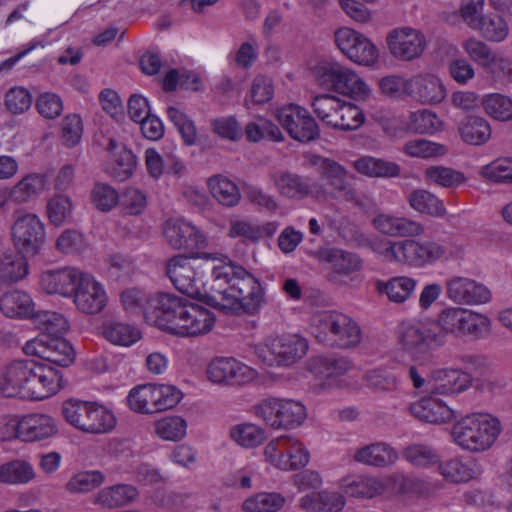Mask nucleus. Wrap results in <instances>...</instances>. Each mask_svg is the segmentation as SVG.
Masks as SVG:
<instances>
[{
  "label": "nucleus",
  "mask_w": 512,
  "mask_h": 512,
  "mask_svg": "<svg viewBox=\"0 0 512 512\" xmlns=\"http://www.w3.org/2000/svg\"><path fill=\"white\" fill-rule=\"evenodd\" d=\"M264 302V289L259 280L245 268L231 262L213 268L210 291L204 295L205 304L235 314L254 315Z\"/></svg>",
  "instance_id": "f257e3e1"
},
{
  "label": "nucleus",
  "mask_w": 512,
  "mask_h": 512,
  "mask_svg": "<svg viewBox=\"0 0 512 512\" xmlns=\"http://www.w3.org/2000/svg\"><path fill=\"white\" fill-rule=\"evenodd\" d=\"M500 433V421L490 414L467 415L452 428L455 443L470 452L488 450Z\"/></svg>",
  "instance_id": "f03ea898"
},
{
  "label": "nucleus",
  "mask_w": 512,
  "mask_h": 512,
  "mask_svg": "<svg viewBox=\"0 0 512 512\" xmlns=\"http://www.w3.org/2000/svg\"><path fill=\"white\" fill-rule=\"evenodd\" d=\"M319 330L316 338L319 342L341 349L357 346L361 342V329L348 315L337 311H324L315 316Z\"/></svg>",
  "instance_id": "7ed1b4c3"
},
{
  "label": "nucleus",
  "mask_w": 512,
  "mask_h": 512,
  "mask_svg": "<svg viewBox=\"0 0 512 512\" xmlns=\"http://www.w3.org/2000/svg\"><path fill=\"white\" fill-rule=\"evenodd\" d=\"M62 414L75 428L92 434H101L115 427L114 415L96 402L70 398L62 404Z\"/></svg>",
  "instance_id": "20e7f679"
},
{
  "label": "nucleus",
  "mask_w": 512,
  "mask_h": 512,
  "mask_svg": "<svg viewBox=\"0 0 512 512\" xmlns=\"http://www.w3.org/2000/svg\"><path fill=\"white\" fill-rule=\"evenodd\" d=\"M315 77L322 88L355 100H365L370 94L369 86L363 79L355 71L338 62H325L319 65Z\"/></svg>",
  "instance_id": "39448f33"
},
{
  "label": "nucleus",
  "mask_w": 512,
  "mask_h": 512,
  "mask_svg": "<svg viewBox=\"0 0 512 512\" xmlns=\"http://www.w3.org/2000/svg\"><path fill=\"white\" fill-rule=\"evenodd\" d=\"M471 386H436L429 395L419 399L410 405L411 413L420 420L428 423H446L454 418V411L446 402L437 398V395L458 396L466 392ZM473 391L469 393L470 400H478L482 392L481 386H472Z\"/></svg>",
  "instance_id": "423d86ee"
},
{
  "label": "nucleus",
  "mask_w": 512,
  "mask_h": 512,
  "mask_svg": "<svg viewBox=\"0 0 512 512\" xmlns=\"http://www.w3.org/2000/svg\"><path fill=\"white\" fill-rule=\"evenodd\" d=\"M254 413L273 429H295L307 418L306 407L292 399H264L254 406Z\"/></svg>",
  "instance_id": "0eeeda50"
},
{
  "label": "nucleus",
  "mask_w": 512,
  "mask_h": 512,
  "mask_svg": "<svg viewBox=\"0 0 512 512\" xmlns=\"http://www.w3.org/2000/svg\"><path fill=\"white\" fill-rule=\"evenodd\" d=\"M13 217L11 236L15 248L24 256L38 255L46 239L44 224L34 213L16 211Z\"/></svg>",
  "instance_id": "6e6552de"
},
{
  "label": "nucleus",
  "mask_w": 512,
  "mask_h": 512,
  "mask_svg": "<svg viewBox=\"0 0 512 512\" xmlns=\"http://www.w3.org/2000/svg\"><path fill=\"white\" fill-rule=\"evenodd\" d=\"M308 343L297 335H286L267 340L256 347L258 358L266 365L290 366L302 358Z\"/></svg>",
  "instance_id": "1a4fd4ad"
},
{
  "label": "nucleus",
  "mask_w": 512,
  "mask_h": 512,
  "mask_svg": "<svg viewBox=\"0 0 512 512\" xmlns=\"http://www.w3.org/2000/svg\"><path fill=\"white\" fill-rule=\"evenodd\" d=\"M313 164L317 168L321 182L314 181L315 189L323 190V195L319 200H325L328 197L333 199H353L352 188L354 187L348 171L344 166L335 160L323 157H317Z\"/></svg>",
  "instance_id": "9d476101"
},
{
  "label": "nucleus",
  "mask_w": 512,
  "mask_h": 512,
  "mask_svg": "<svg viewBox=\"0 0 512 512\" xmlns=\"http://www.w3.org/2000/svg\"><path fill=\"white\" fill-rule=\"evenodd\" d=\"M390 253L395 261L408 264L413 267H424L443 258L446 247L435 241L420 242L414 239H406L394 242L389 246Z\"/></svg>",
  "instance_id": "9b49d317"
},
{
  "label": "nucleus",
  "mask_w": 512,
  "mask_h": 512,
  "mask_svg": "<svg viewBox=\"0 0 512 512\" xmlns=\"http://www.w3.org/2000/svg\"><path fill=\"white\" fill-rule=\"evenodd\" d=\"M5 384H26L40 382L47 384H61L63 375L61 370L50 367L46 363L35 361H13L2 371Z\"/></svg>",
  "instance_id": "f8f14e48"
},
{
  "label": "nucleus",
  "mask_w": 512,
  "mask_h": 512,
  "mask_svg": "<svg viewBox=\"0 0 512 512\" xmlns=\"http://www.w3.org/2000/svg\"><path fill=\"white\" fill-rule=\"evenodd\" d=\"M339 50L352 62L372 66L378 60L377 47L363 34L351 29L340 28L334 34Z\"/></svg>",
  "instance_id": "ddd939ff"
},
{
  "label": "nucleus",
  "mask_w": 512,
  "mask_h": 512,
  "mask_svg": "<svg viewBox=\"0 0 512 512\" xmlns=\"http://www.w3.org/2000/svg\"><path fill=\"white\" fill-rule=\"evenodd\" d=\"M277 119L289 135L300 142L307 143L319 138L320 130L310 113L296 104H290L277 111Z\"/></svg>",
  "instance_id": "4468645a"
},
{
  "label": "nucleus",
  "mask_w": 512,
  "mask_h": 512,
  "mask_svg": "<svg viewBox=\"0 0 512 512\" xmlns=\"http://www.w3.org/2000/svg\"><path fill=\"white\" fill-rule=\"evenodd\" d=\"M25 352L38 356L50 367H68L74 361V349L62 336H38L26 344Z\"/></svg>",
  "instance_id": "2eb2a0df"
},
{
  "label": "nucleus",
  "mask_w": 512,
  "mask_h": 512,
  "mask_svg": "<svg viewBox=\"0 0 512 512\" xmlns=\"http://www.w3.org/2000/svg\"><path fill=\"white\" fill-rule=\"evenodd\" d=\"M206 373L213 384H249L258 377L256 370L233 357L213 359L207 366Z\"/></svg>",
  "instance_id": "dca6fc26"
},
{
  "label": "nucleus",
  "mask_w": 512,
  "mask_h": 512,
  "mask_svg": "<svg viewBox=\"0 0 512 512\" xmlns=\"http://www.w3.org/2000/svg\"><path fill=\"white\" fill-rule=\"evenodd\" d=\"M462 48L468 57L488 74L495 77L512 74V60L495 53L485 42L469 38L463 41Z\"/></svg>",
  "instance_id": "f3484780"
},
{
  "label": "nucleus",
  "mask_w": 512,
  "mask_h": 512,
  "mask_svg": "<svg viewBox=\"0 0 512 512\" xmlns=\"http://www.w3.org/2000/svg\"><path fill=\"white\" fill-rule=\"evenodd\" d=\"M399 339L406 350L416 353L444 343L439 326L433 323L403 322L399 328Z\"/></svg>",
  "instance_id": "a211bd4d"
},
{
  "label": "nucleus",
  "mask_w": 512,
  "mask_h": 512,
  "mask_svg": "<svg viewBox=\"0 0 512 512\" xmlns=\"http://www.w3.org/2000/svg\"><path fill=\"white\" fill-rule=\"evenodd\" d=\"M166 275L179 292L192 298H201L204 302L205 294L200 290L201 278L188 257L177 255L170 258L166 264Z\"/></svg>",
  "instance_id": "6ab92c4d"
},
{
  "label": "nucleus",
  "mask_w": 512,
  "mask_h": 512,
  "mask_svg": "<svg viewBox=\"0 0 512 512\" xmlns=\"http://www.w3.org/2000/svg\"><path fill=\"white\" fill-rule=\"evenodd\" d=\"M166 242L177 250L194 251L206 246L205 236L191 223L183 219H169L163 226Z\"/></svg>",
  "instance_id": "aec40b11"
},
{
  "label": "nucleus",
  "mask_w": 512,
  "mask_h": 512,
  "mask_svg": "<svg viewBox=\"0 0 512 512\" xmlns=\"http://www.w3.org/2000/svg\"><path fill=\"white\" fill-rule=\"evenodd\" d=\"M72 297L76 308L84 314H98L107 304L103 286L89 273L80 278Z\"/></svg>",
  "instance_id": "412c9836"
},
{
  "label": "nucleus",
  "mask_w": 512,
  "mask_h": 512,
  "mask_svg": "<svg viewBox=\"0 0 512 512\" xmlns=\"http://www.w3.org/2000/svg\"><path fill=\"white\" fill-rule=\"evenodd\" d=\"M387 45L394 57L409 61L422 54L425 38L422 33L412 28L394 29L387 36Z\"/></svg>",
  "instance_id": "4be33fe9"
},
{
  "label": "nucleus",
  "mask_w": 512,
  "mask_h": 512,
  "mask_svg": "<svg viewBox=\"0 0 512 512\" xmlns=\"http://www.w3.org/2000/svg\"><path fill=\"white\" fill-rule=\"evenodd\" d=\"M447 297L462 305L484 304L490 301V290L481 283L466 277H452L446 281Z\"/></svg>",
  "instance_id": "5701e85b"
},
{
  "label": "nucleus",
  "mask_w": 512,
  "mask_h": 512,
  "mask_svg": "<svg viewBox=\"0 0 512 512\" xmlns=\"http://www.w3.org/2000/svg\"><path fill=\"white\" fill-rule=\"evenodd\" d=\"M86 273L72 267L49 270L41 275V286L48 294L72 297L80 278Z\"/></svg>",
  "instance_id": "b1692460"
},
{
  "label": "nucleus",
  "mask_w": 512,
  "mask_h": 512,
  "mask_svg": "<svg viewBox=\"0 0 512 512\" xmlns=\"http://www.w3.org/2000/svg\"><path fill=\"white\" fill-rule=\"evenodd\" d=\"M20 440L37 442L53 437L58 432L54 418L47 414L32 413L19 419Z\"/></svg>",
  "instance_id": "393cba45"
},
{
  "label": "nucleus",
  "mask_w": 512,
  "mask_h": 512,
  "mask_svg": "<svg viewBox=\"0 0 512 512\" xmlns=\"http://www.w3.org/2000/svg\"><path fill=\"white\" fill-rule=\"evenodd\" d=\"M409 96L421 104L434 105L446 97L442 81L432 74L417 75L409 79Z\"/></svg>",
  "instance_id": "a878e982"
},
{
  "label": "nucleus",
  "mask_w": 512,
  "mask_h": 512,
  "mask_svg": "<svg viewBox=\"0 0 512 512\" xmlns=\"http://www.w3.org/2000/svg\"><path fill=\"white\" fill-rule=\"evenodd\" d=\"M215 322L214 315L206 308L189 302L177 336L195 337L209 332Z\"/></svg>",
  "instance_id": "bb28decb"
},
{
  "label": "nucleus",
  "mask_w": 512,
  "mask_h": 512,
  "mask_svg": "<svg viewBox=\"0 0 512 512\" xmlns=\"http://www.w3.org/2000/svg\"><path fill=\"white\" fill-rule=\"evenodd\" d=\"M178 299L179 296L167 292L149 294L144 306V319L162 330Z\"/></svg>",
  "instance_id": "cd10ccee"
},
{
  "label": "nucleus",
  "mask_w": 512,
  "mask_h": 512,
  "mask_svg": "<svg viewBox=\"0 0 512 512\" xmlns=\"http://www.w3.org/2000/svg\"><path fill=\"white\" fill-rule=\"evenodd\" d=\"M276 185L279 192L289 198L304 199L310 196L320 199L324 193L319 187L315 189L314 181L308 177L292 173L281 174L276 180Z\"/></svg>",
  "instance_id": "c85d7f7f"
},
{
  "label": "nucleus",
  "mask_w": 512,
  "mask_h": 512,
  "mask_svg": "<svg viewBox=\"0 0 512 512\" xmlns=\"http://www.w3.org/2000/svg\"><path fill=\"white\" fill-rule=\"evenodd\" d=\"M375 228L383 234L390 236L413 237L424 232L421 223L405 218L388 214H380L373 219Z\"/></svg>",
  "instance_id": "c756f323"
},
{
  "label": "nucleus",
  "mask_w": 512,
  "mask_h": 512,
  "mask_svg": "<svg viewBox=\"0 0 512 512\" xmlns=\"http://www.w3.org/2000/svg\"><path fill=\"white\" fill-rule=\"evenodd\" d=\"M438 471L446 481L455 484L466 483L483 473L481 465L476 460L462 461L458 458L439 463Z\"/></svg>",
  "instance_id": "7c9ffc66"
},
{
  "label": "nucleus",
  "mask_w": 512,
  "mask_h": 512,
  "mask_svg": "<svg viewBox=\"0 0 512 512\" xmlns=\"http://www.w3.org/2000/svg\"><path fill=\"white\" fill-rule=\"evenodd\" d=\"M300 506L309 512H340L345 506V498L339 492L323 490L303 496Z\"/></svg>",
  "instance_id": "2f4dec72"
},
{
  "label": "nucleus",
  "mask_w": 512,
  "mask_h": 512,
  "mask_svg": "<svg viewBox=\"0 0 512 512\" xmlns=\"http://www.w3.org/2000/svg\"><path fill=\"white\" fill-rule=\"evenodd\" d=\"M26 257L18 251L0 250V283H14L26 277Z\"/></svg>",
  "instance_id": "473e14b6"
},
{
  "label": "nucleus",
  "mask_w": 512,
  "mask_h": 512,
  "mask_svg": "<svg viewBox=\"0 0 512 512\" xmlns=\"http://www.w3.org/2000/svg\"><path fill=\"white\" fill-rule=\"evenodd\" d=\"M398 456L395 450L384 442H376L357 450L354 460L370 466L386 467L393 464Z\"/></svg>",
  "instance_id": "72a5a7b5"
},
{
  "label": "nucleus",
  "mask_w": 512,
  "mask_h": 512,
  "mask_svg": "<svg viewBox=\"0 0 512 512\" xmlns=\"http://www.w3.org/2000/svg\"><path fill=\"white\" fill-rule=\"evenodd\" d=\"M0 310L10 318H30L34 315V303L26 292L15 290L0 297Z\"/></svg>",
  "instance_id": "f704fd0d"
},
{
  "label": "nucleus",
  "mask_w": 512,
  "mask_h": 512,
  "mask_svg": "<svg viewBox=\"0 0 512 512\" xmlns=\"http://www.w3.org/2000/svg\"><path fill=\"white\" fill-rule=\"evenodd\" d=\"M488 374V369L462 371L454 368H442L432 371L428 381L444 382L445 384H471L472 382L489 381Z\"/></svg>",
  "instance_id": "c9c22d12"
},
{
  "label": "nucleus",
  "mask_w": 512,
  "mask_h": 512,
  "mask_svg": "<svg viewBox=\"0 0 512 512\" xmlns=\"http://www.w3.org/2000/svg\"><path fill=\"white\" fill-rule=\"evenodd\" d=\"M208 188L212 196L223 206L233 207L241 199L237 185L226 176L217 174L208 179Z\"/></svg>",
  "instance_id": "e433bc0d"
},
{
  "label": "nucleus",
  "mask_w": 512,
  "mask_h": 512,
  "mask_svg": "<svg viewBox=\"0 0 512 512\" xmlns=\"http://www.w3.org/2000/svg\"><path fill=\"white\" fill-rule=\"evenodd\" d=\"M342 488L348 496L359 498H372L381 494L385 485L373 476H357L344 479Z\"/></svg>",
  "instance_id": "4c0bfd02"
},
{
  "label": "nucleus",
  "mask_w": 512,
  "mask_h": 512,
  "mask_svg": "<svg viewBox=\"0 0 512 512\" xmlns=\"http://www.w3.org/2000/svg\"><path fill=\"white\" fill-rule=\"evenodd\" d=\"M462 140L472 145H482L491 137V127L480 116H467L458 127Z\"/></svg>",
  "instance_id": "58836bf2"
},
{
  "label": "nucleus",
  "mask_w": 512,
  "mask_h": 512,
  "mask_svg": "<svg viewBox=\"0 0 512 512\" xmlns=\"http://www.w3.org/2000/svg\"><path fill=\"white\" fill-rule=\"evenodd\" d=\"M137 494L135 487L119 484L99 491L94 502L106 508H117L130 503L136 498Z\"/></svg>",
  "instance_id": "ea45409f"
},
{
  "label": "nucleus",
  "mask_w": 512,
  "mask_h": 512,
  "mask_svg": "<svg viewBox=\"0 0 512 512\" xmlns=\"http://www.w3.org/2000/svg\"><path fill=\"white\" fill-rule=\"evenodd\" d=\"M416 284L413 278L398 276L386 282L378 281L376 288L378 292L385 293L390 301L403 303L413 294Z\"/></svg>",
  "instance_id": "a19ab883"
},
{
  "label": "nucleus",
  "mask_w": 512,
  "mask_h": 512,
  "mask_svg": "<svg viewBox=\"0 0 512 512\" xmlns=\"http://www.w3.org/2000/svg\"><path fill=\"white\" fill-rule=\"evenodd\" d=\"M354 168L369 177H397L400 174V166L397 163L369 156L357 159Z\"/></svg>",
  "instance_id": "79ce46f5"
},
{
  "label": "nucleus",
  "mask_w": 512,
  "mask_h": 512,
  "mask_svg": "<svg viewBox=\"0 0 512 512\" xmlns=\"http://www.w3.org/2000/svg\"><path fill=\"white\" fill-rule=\"evenodd\" d=\"M407 201L415 211L428 214L434 217H442L446 213L443 202L424 189L413 190L408 196Z\"/></svg>",
  "instance_id": "37998d69"
},
{
  "label": "nucleus",
  "mask_w": 512,
  "mask_h": 512,
  "mask_svg": "<svg viewBox=\"0 0 512 512\" xmlns=\"http://www.w3.org/2000/svg\"><path fill=\"white\" fill-rule=\"evenodd\" d=\"M472 29L478 30L486 40L497 43L504 41L509 34L507 22L498 14L481 15Z\"/></svg>",
  "instance_id": "c03bdc74"
},
{
  "label": "nucleus",
  "mask_w": 512,
  "mask_h": 512,
  "mask_svg": "<svg viewBox=\"0 0 512 512\" xmlns=\"http://www.w3.org/2000/svg\"><path fill=\"white\" fill-rule=\"evenodd\" d=\"M45 184V175L28 174L12 188L10 196L17 203L28 202L44 190Z\"/></svg>",
  "instance_id": "a18cd8bd"
},
{
  "label": "nucleus",
  "mask_w": 512,
  "mask_h": 512,
  "mask_svg": "<svg viewBox=\"0 0 512 512\" xmlns=\"http://www.w3.org/2000/svg\"><path fill=\"white\" fill-rule=\"evenodd\" d=\"M35 478L32 465L24 460H14L0 466V481L8 484H25Z\"/></svg>",
  "instance_id": "49530a36"
},
{
  "label": "nucleus",
  "mask_w": 512,
  "mask_h": 512,
  "mask_svg": "<svg viewBox=\"0 0 512 512\" xmlns=\"http://www.w3.org/2000/svg\"><path fill=\"white\" fill-rule=\"evenodd\" d=\"M351 368V363L347 358H328L316 357L309 362V370L320 377L329 378L340 376Z\"/></svg>",
  "instance_id": "de8ad7c7"
},
{
  "label": "nucleus",
  "mask_w": 512,
  "mask_h": 512,
  "mask_svg": "<svg viewBox=\"0 0 512 512\" xmlns=\"http://www.w3.org/2000/svg\"><path fill=\"white\" fill-rule=\"evenodd\" d=\"M285 504V498L276 492H262L246 499L242 508L245 512H277Z\"/></svg>",
  "instance_id": "09e8293b"
},
{
  "label": "nucleus",
  "mask_w": 512,
  "mask_h": 512,
  "mask_svg": "<svg viewBox=\"0 0 512 512\" xmlns=\"http://www.w3.org/2000/svg\"><path fill=\"white\" fill-rule=\"evenodd\" d=\"M285 445V453L283 455V464L285 465L282 466L281 470H297L305 467L309 463L310 454L303 443L288 435Z\"/></svg>",
  "instance_id": "8fccbe9b"
},
{
  "label": "nucleus",
  "mask_w": 512,
  "mask_h": 512,
  "mask_svg": "<svg viewBox=\"0 0 512 512\" xmlns=\"http://www.w3.org/2000/svg\"><path fill=\"white\" fill-rule=\"evenodd\" d=\"M35 321L43 334L40 336L61 337L69 328L66 318L54 311H40L35 315Z\"/></svg>",
  "instance_id": "3c124183"
},
{
  "label": "nucleus",
  "mask_w": 512,
  "mask_h": 512,
  "mask_svg": "<svg viewBox=\"0 0 512 512\" xmlns=\"http://www.w3.org/2000/svg\"><path fill=\"white\" fill-rule=\"evenodd\" d=\"M155 388L157 386H134L127 396V403L130 409L143 414L157 412L155 410Z\"/></svg>",
  "instance_id": "603ef678"
},
{
  "label": "nucleus",
  "mask_w": 512,
  "mask_h": 512,
  "mask_svg": "<svg viewBox=\"0 0 512 512\" xmlns=\"http://www.w3.org/2000/svg\"><path fill=\"white\" fill-rule=\"evenodd\" d=\"M186 432L187 422L180 416H168L155 422L156 435L166 441H180Z\"/></svg>",
  "instance_id": "864d4df0"
},
{
  "label": "nucleus",
  "mask_w": 512,
  "mask_h": 512,
  "mask_svg": "<svg viewBox=\"0 0 512 512\" xmlns=\"http://www.w3.org/2000/svg\"><path fill=\"white\" fill-rule=\"evenodd\" d=\"M491 333V320L484 314L468 310L463 322L461 336L484 339Z\"/></svg>",
  "instance_id": "5fc2aeb1"
},
{
  "label": "nucleus",
  "mask_w": 512,
  "mask_h": 512,
  "mask_svg": "<svg viewBox=\"0 0 512 512\" xmlns=\"http://www.w3.org/2000/svg\"><path fill=\"white\" fill-rule=\"evenodd\" d=\"M342 103L336 96L322 94L314 97L311 106L313 112L324 124L333 127Z\"/></svg>",
  "instance_id": "6e6d98bb"
},
{
  "label": "nucleus",
  "mask_w": 512,
  "mask_h": 512,
  "mask_svg": "<svg viewBox=\"0 0 512 512\" xmlns=\"http://www.w3.org/2000/svg\"><path fill=\"white\" fill-rule=\"evenodd\" d=\"M482 104L485 112L493 119L512 120V99L509 97L499 93L489 94L483 98Z\"/></svg>",
  "instance_id": "4d7b16f0"
},
{
  "label": "nucleus",
  "mask_w": 512,
  "mask_h": 512,
  "mask_svg": "<svg viewBox=\"0 0 512 512\" xmlns=\"http://www.w3.org/2000/svg\"><path fill=\"white\" fill-rule=\"evenodd\" d=\"M230 434L233 440L246 448L256 447L267 438L264 429L251 423H244L233 427Z\"/></svg>",
  "instance_id": "13d9d810"
},
{
  "label": "nucleus",
  "mask_w": 512,
  "mask_h": 512,
  "mask_svg": "<svg viewBox=\"0 0 512 512\" xmlns=\"http://www.w3.org/2000/svg\"><path fill=\"white\" fill-rule=\"evenodd\" d=\"M428 181L446 188H455L466 181L464 174L449 167L431 166L425 170Z\"/></svg>",
  "instance_id": "bf43d9fd"
},
{
  "label": "nucleus",
  "mask_w": 512,
  "mask_h": 512,
  "mask_svg": "<svg viewBox=\"0 0 512 512\" xmlns=\"http://www.w3.org/2000/svg\"><path fill=\"white\" fill-rule=\"evenodd\" d=\"M167 115L169 120L177 128L185 145H195L197 140V129L193 120L176 107H168Z\"/></svg>",
  "instance_id": "052dcab7"
},
{
  "label": "nucleus",
  "mask_w": 512,
  "mask_h": 512,
  "mask_svg": "<svg viewBox=\"0 0 512 512\" xmlns=\"http://www.w3.org/2000/svg\"><path fill=\"white\" fill-rule=\"evenodd\" d=\"M466 312L467 309L460 307L447 308L440 313L438 322L435 324L439 326V331L443 335L444 333H451L460 337Z\"/></svg>",
  "instance_id": "680f3d73"
},
{
  "label": "nucleus",
  "mask_w": 512,
  "mask_h": 512,
  "mask_svg": "<svg viewBox=\"0 0 512 512\" xmlns=\"http://www.w3.org/2000/svg\"><path fill=\"white\" fill-rule=\"evenodd\" d=\"M364 122V115L361 109L352 104L343 102L333 128L343 131H351L358 129Z\"/></svg>",
  "instance_id": "e2e57ef3"
},
{
  "label": "nucleus",
  "mask_w": 512,
  "mask_h": 512,
  "mask_svg": "<svg viewBox=\"0 0 512 512\" xmlns=\"http://www.w3.org/2000/svg\"><path fill=\"white\" fill-rule=\"evenodd\" d=\"M403 457L412 465L417 467H428L439 463L437 452L428 445L414 444L406 447Z\"/></svg>",
  "instance_id": "0e129e2a"
},
{
  "label": "nucleus",
  "mask_w": 512,
  "mask_h": 512,
  "mask_svg": "<svg viewBox=\"0 0 512 512\" xmlns=\"http://www.w3.org/2000/svg\"><path fill=\"white\" fill-rule=\"evenodd\" d=\"M47 214L53 225H62L71 218L72 202L70 198L66 195L58 194L49 199L47 202Z\"/></svg>",
  "instance_id": "69168bd1"
},
{
  "label": "nucleus",
  "mask_w": 512,
  "mask_h": 512,
  "mask_svg": "<svg viewBox=\"0 0 512 512\" xmlns=\"http://www.w3.org/2000/svg\"><path fill=\"white\" fill-rule=\"evenodd\" d=\"M403 151L411 157L430 158L442 156L447 150L444 145L426 139H413L404 144Z\"/></svg>",
  "instance_id": "338daca9"
},
{
  "label": "nucleus",
  "mask_w": 512,
  "mask_h": 512,
  "mask_svg": "<svg viewBox=\"0 0 512 512\" xmlns=\"http://www.w3.org/2000/svg\"><path fill=\"white\" fill-rule=\"evenodd\" d=\"M103 482L104 476L100 471H84L74 475L66 484V488L72 493H86Z\"/></svg>",
  "instance_id": "774afa93"
}]
</instances>
